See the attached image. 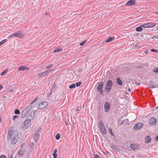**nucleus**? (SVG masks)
I'll return each instance as SVG.
<instances>
[{
  "label": "nucleus",
  "instance_id": "3c124183",
  "mask_svg": "<svg viewBox=\"0 0 158 158\" xmlns=\"http://www.w3.org/2000/svg\"><path fill=\"white\" fill-rule=\"evenodd\" d=\"M145 25L146 28H149L148 27V23L145 24Z\"/></svg>",
  "mask_w": 158,
  "mask_h": 158
},
{
  "label": "nucleus",
  "instance_id": "a18cd8bd",
  "mask_svg": "<svg viewBox=\"0 0 158 158\" xmlns=\"http://www.w3.org/2000/svg\"><path fill=\"white\" fill-rule=\"evenodd\" d=\"M142 68V67L141 65H139L136 67V68L141 69Z\"/></svg>",
  "mask_w": 158,
  "mask_h": 158
},
{
  "label": "nucleus",
  "instance_id": "6e6552de",
  "mask_svg": "<svg viewBox=\"0 0 158 158\" xmlns=\"http://www.w3.org/2000/svg\"><path fill=\"white\" fill-rule=\"evenodd\" d=\"M136 0H129L125 4L127 6H134L136 5Z\"/></svg>",
  "mask_w": 158,
  "mask_h": 158
},
{
  "label": "nucleus",
  "instance_id": "4468645a",
  "mask_svg": "<svg viewBox=\"0 0 158 158\" xmlns=\"http://www.w3.org/2000/svg\"><path fill=\"white\" fill-rule=\"evenodd\" d=\"M29 69V68H27V66H21L19 67L18 70L19 71H24L25 70H28Z\"/></svg>",
  "mask_w": 158,
  "mask_h": 158
},
{
  "label": "nucleus",
  "instance_id": "79ce46f5",
  "mask_svg": "<svg viewBox=\"0 0 158 158\" xmlns=\"http://www.w3.org/2000/svg\"><path fill=\"white\" fill-rule=\"evenodd\" d=\"M6 156L5 155H2L0 156V158H6Z\"/></svg>",
  "mask_w": 158,
  "mask_h": 158
},
{
  "label": "nucleus",
  "instance_id": "9d476101",
  "mask_svg": "<svg viewBox=\"0 0 158 158\" xmlns=\"http://www.w3.org/2000/svg\"><path fill=\"white\" fill-rule=\"evenodd\" d=\"M143 126V124L141 123H137L136 124L134 127L135 130H138L140 129Z\"/></svg>",
  "mask_w": 158,
  "mask_h": 158
},
{
  "label": "nucleus",
  "instance_id": "09e8293b",
  "mask_svg": "<svg viewBox=\"0 0 158 158\" xmlns=\"http://www.w3.org/2000/svg\"><path fill=\"white\" fill-rule=\"evenodd\" d=\"M57 151V150L56 149H55L54 150V153H56Z\"/></svg>",
  "mask_w": 158,
  "mask_h": 158
},
{
  "label": "nucleus",
  "instance_id": "864d4df0",
  "mask_svg": "<svg viewBox=\"0 0 158 158\" xmlns=\"http://www.w3.org/2000/svg\"><path fill=\"white\" fill-rule=\"evenodd\" d=\"M81 109V107H78L77 108V111H79V110H80Z\"/></svg>",
  "mask_w": 158,
  "mask_h": 158
},
{
  "label": "nucleus",
  "instance_id": "f704fd0d",
  "mask_svg": "<svg viewBox=\"0 0 158 158\" xmlns=\"http://www.w3.org/2000/svg\"><path fill=\"white\" fill-rule=\"evenodd\" d=\"M15 114H20L19 110L18 109H16L15 110Z\"/></svg>",
  "mask_w": 158,
  "mask_h": 158
},
{
  "label": "nucleus",
  "instance_id": "58836bf2",
  "mask_svg": "<svg viewBox=\"0 0 158 158\" xmlns=\"http://www.w3.org/2000/svg\"><path fill=\"white\" fill-rule=\"evenodd\" d=\"M153 72L155 73H158V68H155L153 70Z\"/></svg>",
  "mask_w": 158,
  "mask_h": 158
},
{
  "label": "nucleus",
  "instance_id": "5fc2aeb1",
  "mask_svg": "<svg viewBox=\"0 0 158 158\" xmlns=\"http://www.w3.org/2000/svg\"><path fill=\"white\" fill-rule=\"evenodd\" d=\"M144 52L145 54H148V50H146Z\"/></svg>",
  "mask_w": 158,
  "mask_h": 158
},
{
  "label": "nucleus",
  "instance_id": "2eb2a0df",
  "mask_svg": "<svg viewBox=\"0 0 158 158\" xmlns=\"http://www.w3.org/2000/svg\"><path fill=\"white\" fill-rule=\"evenodd\" d=\"M151 140V138L149 136H146L145 138V142L146 143H149Z\"/></svg>",
  "mask_w": 158,
  "mask_h": 158
},
{
  "label": "nucleus",
  "instance_id": "72a5a7b5",
  "mask_svg": "<svg viewBox=\"0 0 158 158\" xmlns=\"http://www.w3.org/2000/svg\"><path fill=\"white\" fill-rule=\"evenodd\" d=\"M8 72V70L6 69L5 71H4L3 72H2L1 73V75L3 76L5 74H6V73H7Z\"/></svg>",
  "mask_w": 158,
  "mask_h": 158
},
{
  "label": "nucleus",
  "instance_id": "c9c22d12",
  "mask_svg": "<svg viewBox=\"0 0 158 158\" xmlns=\"http://www.w3.org/2000/svg\"><path fill=\"white\" fill-rule=\"evenodd\" d=\"M94 158H101L100 156L97 154H94Z\"/></svg>",
  "mask_w": 158,
  "mask_h": 158
},
{
  "label": "nucleus",
  "instance_id": "37998d69",
  "mask_svg": "<svg viewBox=\"0 0 158 158\" xmlns=\"http://www.w3.org/2000/svg\"><path fill=\"white\" fill-rule=\"evenodd\" d=\"M151 51L153 52H157V51L156 49H151Z\"/></svg>",
  "mask_w": 158,
  "mask_h": 158
},
{
  "label": "nucleus",
  "instance_id": "b1692460",
  "mask_svg": "<svg viewBox=\"0 0 158 158\" xmlns=\"http://www.w3.org/2000/svg\"><path fill=\"white\" fill-rule=\"evenodd\" d=\"M32 106H30L27 107L24 109L25 110H26V111L27 112V113H28L30 111V110L32 109Z\"/></svg>",
  "mask_w": 158,
  "mask_h": 158
},
{
  "label": "nucleus",
  "instance_id": "1a4fd4ad",
  "mask_svg": "<svg viewBox=\"0 0 158 158\" xmlns=\"http://www.w3.org/2000/svg\"><path fill=\"white\" fill-rule=\"evenodd\" d=\"M110 105L109 103L105 102L104 106V110L105 112H108L110 110Z\"/></svg>",
  "mask_w": 158,
  "mask_h": 158
},
{
  "label": "nucleus",
  "instance_id": "680f3d73",
  "mask_svg": "<svg viewBox=\"0 0 158 158\" xmlns=\"http://www.w3.org/2000/svg\"><path fill=\"white\" fill-rule=\"evenodd\" d=\"M45 15H48V13H46L45 14Z\"/></svg>",
  "mask_w": 158,
  "mask_h": 158
},
{
  "label": "nucleus",
  "instance_id": "4c0bfd02",
  "mask_svg": "<svg viewBox=\"0 0 158 158\" xmlns=\"http://www.w3.org/2000/svg\"><path fill=\"white\" fill-rule=\"evenodd\" d=\"M87 41L86 40H84L80 44V45L81 46H82Z\"/></svg>",
  "mask_w": 158,
  "mask_h": 158
},
{
  "label": "nucleus",
  "instance_id": "e433bc0d",
  "mask_svg": "<svg viewBox=\"0 0 158 158\" xmlns=\"http://www.w3.org/2000/svg\"><path fill=\"white\" fill-rule=\"evenodd\" d=\"M53 66V64H50L48 66L46 67V69H49L52 67Z\"/></svg>",
  "mask_w": 158,
  "mask_h": 158
},
{
  "label": "nucleus",
  "instance_id": "bf43d9fd",
  "mask_svg": "<svg viewBox=\"0 0 158 158\" xmlns=\"http://www.w3.org/2000/svg\"><path fill=\"white\" fill-rule=\"evenodd\" d=\"M108 152H105L104 153V154H105V155H107L108 154Z\"/></svg>",
  "mask_w": 158,
  "mask_h": 158
},
{
  "label": "nucleus",
  "instance_id": "aec40b11",
  "mask_svg": "<svg viewBox=\"0 0 158 158\" xmlns=\"http://www.w3.org/2000/svg\"><path fill=\"white\" fill-rule=\"evenodd\" d=\"M148 23L149 28L152 27L156 25V24L155 23L153 22H150Z\"/></svg>",
  "mask_w": 158,
  "mask_h": 158
},
{
  "label": "nucleus",
  "instance_id": "ddd939ff",
  "mask_svg": "<svg viewBox=\"0 0 158 158\" xmlns=\"http://www.w3.org/2000/svg\"><path fill=\"white\" fill-rule=\"evenodd\" d=\"M35 110L32 111L31 113L28 116V119H30L31 120L33 119L35 116Z\"/></svg>",
  "mask_w": 158,
  "mask_h": 158
},
{
  "label": "nucleus",
  "instance_id": "7c9ffc66",
  "mask_svg": "<svg viewBox=\"0 0 158 158\" xmlns=\"http://www.w3.org/2000/svg\"><path fill=\"white\" fill-rule=\"evenodd\" d=\"M109 132H110V135H112L114 137L115 136V135L112 132L111 128H110L109 129Z\"/></svg>",
  "mask_w": 158,
  "mask_h": 158
},
{
  "label": "nucleus",
  "instance_id": "5701e85b",
  "mask_svg": "<svg viewBox=\"0 0 158 158\" xmlns=\"http://www.w3.org/2000/svg\"><path fill=\"white\" fill-rule=\"evenodd\" d=\"M34 145L33 142H31L29 144V147L31 149V151H32L34 148Z\"/></svg>",
  "mask_w": 158,
  "mask_h": 158
},
{
  "label": "nucleus",
  "instance_id": "49530a36",
  "mask_svg": "<svg viewBox=\"0 0 158 158\" xmlns=\"http://www.w3.org/2000/svg\"><path fill=\"white\" fill-rule=\"evenodd\" d=\"M111 148L112 149H116V147L114 145H111Z\"/></svg>",
  "mask_w": 158,
  "mask_h": 158
},
{
  "label": "nucleus",
  "instance_id": "e2e57ef3",
  "mask_svg": "<svg viewBox=\"0 0 158 158\" xmlns=\"http://www.w3.org/2000/svg\"><path fill=\"white\" fill-rule=\"evenodd\" d=\"M156 14L158 15V12H156Z\"/></svg>",
  "mask_w": 158,
  "mask_h": 158
},
{
  "label": "nucleus",
  "instance_id": "603ef678",
  "mask_svg": "<svg viewBox=\"0 0 158 158\" xmlns=\"http://www.w3.org/2000/svg\"><path fill=\"white\" fill-rule=\"evenodd\" d=\"M140 26L141 27H142H142H144V28L145 27V24H142V25H141Z\"/></svg>",
  "mask_w": 158,
  "mask_h": 158
},
{
  "label": "nucleus",
  "instance_id": "f8f14e48",
  "mask_svg": "<svg viewBox=\"0 0 158 158\" xmlns=\"http://www.w3.org/2000/svg\"><path fill=\"white\" fill-rule=\"evenodd\" d=\"M156 123V118L154 117H152L150 118L149 121V123L152 125H154Z\"/></svg>",
  "mask_w": 158,
  "mask_h": 158
},
{
  "label": "nucleus",
  "instance_id": "a878e982",
  "mask_svg": "<svg viewBox=\"0 0 158 158\" xmlns=\"http://www.w3.org/2000/svg\"><path fill=\"white\" fill-rule=\"evenodd\" d=\"M62 50V48L60 49L59 48H57L54 50L53 52H58L61 51Z\"/></svg>",
  "mask_w": 158,
  "mask_h": 158
},
{
  "label": "nucleus",
  "instance_id": "9b49d317",
  "mask_svg": "<svg viewBox=\"0 0 158 158\" xmlns=\"http://www.w3.org/2000/svg\"><path fill=\"white\" fill-rule=\"evenodd\" d=\"M52 71V70L45 71L42 73L38 74V75L40 77H41L42 76H44L47 75L48 73H50Z\"/></svg>",
  "mask_w": 158,
  "mask_h": 158
},
{
  "label": "nucleus",
  "instance_id": "bb28decb",
  "mask_svg": "<svg viewBox=\"0 0 158 158\" xmlns=\"http://www.w3.org/2000/svg\"><path fill=\"white\" fill-rule=\"evenodd\" d=\"M56 87V84H54L52 88V89H51V91L50 94H51L52 92H53L54 91V90L55 89Z\"/></svg>",
  "mask_w": 158,
  "mask_h": 158
},
{
  "label": "nucleus",
  "instance_id": "f257e3e1",
  "mask_svg": "<svg viewBox=\"0 0 158 158\" xmlns=\"http://www.w3.org/2000/svg\"><path fill=\"white\" fill-rule=\"evenodd\" d=\"M7 134L8 139L12 144H16L21 139V136L16 130L9 131Z\"/></svg>",
  "mask_w": 158,
  "mask_h": 158
},
{
  "label": "nucleus",
  "instance_id": "13d9d810",
  "mask_svg": "<svg viewBox=\"0 0 158 158\" xmlns=\"http://www.w3.org/2000/svg\"><path fill=\"white\" fill-rule=\"evenodd\" d=\"M3 88V87L2 86H0V90Z\"/></svg>",
  "mask_w": 158,
  "mask_h": 158
},
{
  "label": "nucleus",
  "instance_id": "0eeeda50",
  "mask_svg": "<svg viewBox=\"0 0 158 158\" xmlns=\"http://www.w3.org/2000/svg\"><path fill=\"white\" fill-rule=\"evenodd\" d=\"M48 102H41L38 105V108L40 109H43L45 108L48 105Z\"/></svg>",
  "mask_w": 158,
  "mask_h": 158
},
{
  "label": "nucleus",
  "instance_id": "6e6d98bb",
  "mask_svg": "<svg viewBox=\"0 0 158 158\" xmlns=\"http://www.w3.org/2000/svg\"><path fill=\"white\" fill-rule=\"evenodd\" d=\"M155 139L158 141V135L155 138Z\"/></svg>",
  "mask_w": 158,
  "mask_h": 158
},
{
  "label": "nucleus",
  "instance_id": "f3484780",
  "mask_svg": "<svg viewBox=\"0 0 158 158\" xmlns=\"http://www.w3.org/2000/svg\"><path fill=\"white\" fill-rule=\"evenodd\" d=\"M40 134L38 133H36L34 134V139L37 142L39 140L40 137Z\"/></svg>",
  "mask_w": 158,
  "mask_h": 158
},
{
  "label": "nucleus",
  "instance_id": "412c9836",
  "mask_svg": "<svg viewBox=\"0 0 158 158\" xmlns=\"http://www.w3.org/2000/svg\"><path fill=\"white\" fill-rule=\"evenodd\" d=\"M153 82L151 81L150 82L148 85L150 88L151 89L153 88L154 87V85H153Z\"/></svg>",
  "mask_w": 158,
  "mask_h": 158
},
{
  "label": "nucleus",
  "instance_id": "0e129e2a",
  "mask_svg": "<svg viewBox=\"0 0 158 158\" xmlns=\"http://www.w3.org/2000/svg\"><path fill=\"white\" fill-rule=\"evenodd\" d=\"M156 30H158V26L157 27V29Z\"/></svg>",
  "mask_w": 158,
  "mask_h": 158
},
{
  "label": "nucleus",
  "instance_id": "ea45409f",
  "mask_svg": "<svg viewBox=\"0 0 158 158\" xmlns=\"http://www.w3.org/2000/svg\"><path fill=\"white\" fill-rule=\"evenodd\" d=\"M52 155L53 156L54 158H57V154L56 153H53Z\"/></svg>",
  "mask_w": 158,
  "mask_h": 158
},
{
  "label": "nucleus",
  "instance_id": "39448f33",
  "mask_svg": "<svg viewBox=\"0 0 158 158\" xmlns=\"http://www.w3.org/2000/svg\"><path fill=\"white\" fill-rule=\"evenodd\" d=\"M98 86L97 88V90L99 92L101 95L103 94V91L102 90L103 87L104 85V82L103 81L98 82Z\"/></svg>",
  "mask_w": 158,
  "mask_h": 158
},
{
  "label": "nucleus",
  "instance_id": "473e14b6",
  "mask_svg": "<svg viewBox=\"0 0 158 158\" xmlns=\"http://www.w3.org/2000/svg\"><path fill=\"white\" fill-rule=\"evenodd\" d=\"M6 41L7 40L5 39L1 41L0 42V46L1 45H2L4 44Z\"/></svg>",
  "mask_w": 158,
  "mask_h": 158
},
{
  "label": "nucleus",
  "instance_id": "dca6fc26",
  "mask_svg": "<svg viewBox=\"0 0 158 158\" xmlns=\"http://www.w3.org/2000/svg\"><path fill=\"white\" fill-rule=\"evenodd\" d=\"M131 148L134 150H136L138 149L139 146L135 144H132L130 145Z\"/></svg>",
  "mask_w": 158,
  "mask_h": 158
},
{
  "label": "nucleus",
  "instance_id": "4be33fe9",
  "mask_svg": "<svg viewBox=\"0 0 158 158\" xmlns=\"http://www.w3.org/2000/svg\"><path fill=\"white\" fill-rule=\"evenodd\" d=\"M26 110H25L24 109L22 112V117H25L27 114L28 113L26 111Z\"/></svg>",
  "mask_w": 158,
  "mask_h": 158
},
{
  "label": "nucleus",
  "instance_id": "c85d7f7f",
  "mask_svg": "<svg viewBox=\"0 0 158 158\" xmlns=\"http://www.w3.org/2000/svg\"><path fill=\"white\" fill-rule=\"evenodd\" d=\"M76 87L75 84L74 83L72 84L69 86V88L70 89L75 88Z\"/></svg>",
  "mask_w": 158,
  "mask_h": 158
},
{
  "label": "nucleus",
  "instance_id": "6ab92c4d",
  "mask_svg": "<svg viewBox=\"0 0 158 158\" xmlns=\"http://www.w3.org/2000/svg\"><path fill=\"white\" fill-rule=\"evenodd\" d=\"M114 39V37H110L108 38L106 40L105 42L106 43L109 42L113 40Z\"/></svg>",
  "mask_w": 158,
  "mask_h": 158
},
{
  "label": "nucleus",
  "instance_id": "393cba45",
  "mask_svg": "<svg viewBox=\"0 0 158 158\" xmlns=\"http://www.w3.org/2000/svg\"><path fill=\"white\" fill-rule=\"evenodd\" d=\"M143 29L140 26L139 27H138L136 28V31L138 32H140L142 31Z\"/></svg>",
  "mask_w": 158,
  "mask_h": 158
},
{
  "label": "nucleus",
  "instance_id": "4d7b16f0",
  "mask_svg": "<svg viewBox=\"0 0 158 158\" xmlns=\"http://www.w3.org/2000/svg\"><path fill=\"white\" fill-rule=\"evenodd\" d=\"M8 158H13V155H12H12H11L10 156V157H8Z\"/></svg>",
  "mask_w": 158,
  "mask_h": 158
},
{
  "label": "nucleus",
  "instance_id": "69168bd1",
  "mask_svg": "<svg viewBox=\"0 0 158 158\" xmlns=\"http://www.w3.org/2000/svg\"><path fill=\"white\" fill-rule=\"evenodd\" d=\"M20 158V157H19V158Z\"/></svg>",
  "mask_w": 158,
  "mask_h": 158
},
{
  "label": "nucleus",
  "instance_id": "cd10ccee",
  "mask_svg": "<svg viewBox=\"0 0 158 158\" xmlns=\"http://www.w3.org/2000/svg\"><path fill=\"white\" fill-rule=\"evenodd\" d=\"M18 154L20 156L23 155V151L22 150H19L18 152Z\"/></svg>",
  "mask_w": 158,
  "mask_h": 158
},
{
  "label": "nucleus",
  "instance_id": "c756f323",
  "mask_svg": "<svg viewBox=\"0 0 158 158\" xmlns=\"http://www.w3.org/2000/svg\"><path fill=\"white\" fill-rule=\"evenodd\" d=\"M81 82H78L76 83L75 85H76L77 87H79L82 84Z\"/></svg>",
  "mask_w": 158,
  "mask_h": 158
},
{
  "label": "nucleus",
  "instance_id": "423d86ee",
  "mask_svg": "<svg viewBox=\"0 0 158 158\" xmlns=\"http://www.w3.org/2000/svg\"><path fill=\"white\" fill-rule=\"evenodd\" d=\"M31 121L30 119H27L23 123L22 127L24 129H27L30 126Z\"/></svg>",
  "mask_w": 158,
  "mask_h": 158
},
{
  "label": "nucleus",
  "instance_id": "052dcab7",
  "mask_svg": "<svg viewBox=\"0 0 158 158\" xmlns=\"http://www.w3.org/2000/svg\"><path fill=\"white\" fill-rule=\"evenodd\" d=\"M128 91H131V90H130V88H128Z\"/></svg>",
  "mask_w": 158,
  "mask_h": 158
},
{
  "label": "nucleus",
  "instance_id": "de8ad7c7",
  "mask_svg": "<svg viewBox=\"0 0 158 158\" xmlns=\"http://www.w3.org/2000/svg\"><path fill=\"white\" fill-rule=\"evenodd\" d=\"M18 117V115H14L13 117V119L14 120L17 118Z\"/></svg>",
  "mask_w": 158,
  "mask_h": 158
},
{
  "label": "nucleus",
  "instance_id": "a211bd4d",
  "mask_svg": "<svg viewBox=\"0 0 158 158\" xmlns=\"http://www.w3.org/2000/svg\"><path fill=\"white\" fill-rule=\"evenodd\" d=\"M117 83L119 85H123L122 81L119 77L117 79Z\"/></svg>",
  "mask_w": 158,
  "mask_h": 158
},
{
  "label": "nucleus",
  "instance_id": "7ed1b4c3",
  "mask_svg": "<svg viewBox=\"0 0 158 158\" xmlns=\"http://www.w3.org/2000/svg\"><path fill=\"white\" fill-rule=\"evenodd\" d=\"M12 37H17L21 39L24 37V35L22 33V32L21 31H18L15 33H13L10 35L8 36V38Z\"/></svg>",
  "mask_w": 158,
  "mask_h": 158
},
{
  "label": "nucleus",
  "instance_id": "20e7f679",
  "mask_svg": "<svg viewBox=\"0 0 158 158\" xmlns=\"http://www.w3.org/2000/svg\"><path fill=\"white\" fill-rule=\"evenodd\" d=\"M98 127L100 131L104 135L106 133V131L104 126V123L102 121H100L98 123Z\"/></svg>",
  "mask_w": 158,
  "mask_h": 158
},
{
  "label": "nucleus",
  "instance_id": "a19ab883",
  "mask_svg": "<svg viewBox=\"0 0 158 158\" xmlns=\"http://www.w3.org/2000/svg\"><path fill=\"white\" fill-rule=\"evenodd\" d=\"M37 99L38 98H36L32 102H31L30 104L31 105L33 103L35 102L37 100Z\"/></svg>",
  "mask_w": 158,
  "mask_h": 158
},
{
  "label": "nucleus",
  "instance_id": "c03bdc74",
  "mask_svg": "<svg viewBox=\"0 0 158 158\" xmlns=\"http://www.w3.org/2000/svg\"><path fill=\"white\" fill-rule=\"evenodd\" d=\"M154 38L158 39V35L156 36H153L152 37V39H153Z\"/></svg>",
  "mask_w": 158,
  "mask_h": 158
},
{
  "label": "nucleus",
  "instance_id": "2f4dec72",
  "mask_svg": "<svg viewBox=\"0 0 158 158\" xmlns=\"http://www.w3.org/2000/svg\"><path fill=\"white\" fill-rule=\"evenodd\" d=\"M56 139L57 140H59L60 138V134H57L56 136Z\"/></svg>",
  "mask_w": 158,
  "mask_h": 158
},
{
  "label": "nucleus",
  "instance_id": "8fccbe9b",
  "mask_svg": "<svg viewBox=\"0 0 158 158\" xmlns=\"http://www.w3.org/2000/svg\"><path fill=\"white\" fill-rule=\"evenodd\" d=\"M83 71V69H79L78 71V73H80L81 72H82V71Z\"/></svg>",
  "mask_w": 158,
  "mask_h": 158
},
{
  "label": "nucleus",
  "instance_id": "f03ea898",
  "mask_svg": "<svg viewBox=\"0 0 158 158\" xmlns=\"http://www.w3.org/2000/svg\"><path fill=\"white\" fill-rule=\"evenodd\" d=\"M112 86V81L110 80H108L106 84V87L105 88V92L106 93H109L111 89Z\"/></svg>",
  "mask_w": 158,
  "mask_h": 158
}]
</instances>
